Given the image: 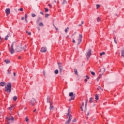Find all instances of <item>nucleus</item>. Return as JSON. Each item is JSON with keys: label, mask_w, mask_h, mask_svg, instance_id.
Listing matches in <instances>:
<instances>
[{"label": "nucleus", "mask_w": 124, "mask_h": 124, "mask_svg": "<svg viewBox=\"0 0 124 124\" xmlns=\"http://www.w3.org/2000/svg\"><path fill=\"white\" fill-rule=\"evenodd\" d=\"M17 96H15L13 97V100H14V101H16V100H17Z\"/></svg>", "instance_id": "obj_21"}, {"label": "nucleus", "mask_w": 124, "mask_h": 124, "mask_svg": "<svg viewBox=\"0 0 124 124\" xmlns=\"http://www.w3.org/2000/svg\"><path fill=\"white\" fill-rule=\"evenodd\" d=\"M91 74H92L93 75V76H95V73H94V72L91 71Z\"/></svg>", "instance_id": "obj_28"}, {"label": "nucleus", "mask_w": 124, "mask_h": 124, "mask_svg": "<svg viewBox=\"0 0 124 124\" xmlns=\"http://www.w3.org/2000/svg\"><path fill=\"white\" fill-rule=\"evenodd\" d=\"M49 99H50V97H48L47 98V102L48 103H49V102H50V100H49Z\"/></svg>", "instance_id": "obj_33"}, {"label": "nucleus", "mask_w": 124, "mask_h": 124, "mask_svg": "<svg viewBox=\"0 0 124 124\" xmlns=\"http://www.w3.org/2000/svg\"><path fill=\"white\" fill-rule=\"evenodd\" d=\"M53 104H52L51 103H50V108L49 109L50 110H51V111H53V110H54V107L52 105Z\"/></svg>", "instance_id": "obj_14"}, {"label": "nucleus", "mask_w": 124, "mask_h": 124, "mask_svg": "<svg viewBox=\"0 0 124 124\" xmlns=\"http://www.w3.org/2000/svg\"><path fill=\"white\" fill-rule=\"evenodd\" d=\"M0 86H1V87H4V86H5V82H1L0 83Z\"/></svg>", "instance_id": "obj_15"}, {"label": "nucleus", "mask_w": 124, "mask_h": 124, "mask_svg": "<svg viewBox=\"0 0 124 124\" xmlns=\"http://www.w3.org/2000/svg\"><path fill=\"white\" fill-rule=\"evenodd\" d=\"M40 27H43V23L42 22H41L39 23Z\"/></svg>", "instance_id": "obj_34"}, {"label": "nucleus", "mask_w": 124, "mask_h": 124, "mask_svg": "<svg viewBox=\"0 0 124 124\" xmlns=\"http://www.w3.org/2000/svg\"><path fill=\"white\" fill-rule=\"evenodd\" d=\"M80 108L81 109V111H84V110L83 109V107H81Z\"/></svg>", "instance_id": "obj_48"}, {"label": "nucleus", "mask_w": 124, "mask_h": 124, "mask_svg": "<svg viewBox=\"0 0 124 124\" xmlns=\"http://www.w3.org/2000/svg\"><path fill=\"white\" fill-rule=\"evenodd\" d=\"M97 22H99L100 21V17H98L97 18Z\"/></svg>", "instance_id": "obj_40"}, {"label": "nucleus", "mask_w": 124, "mask_h": 124, "mask_svg": "<svg viewBox=\"0 0 124 124\" xmlns=\"http://www.w3.org/2000/svg\"><path fill=\"white\" fill-rule=\"evenodd\" d=\"M11 109H12V107H10L9 108V110H11Z\"/></svg>", "instance_id": "obj_46"}, {"label": "nucleus", "mask_w": 124, "mask_h": 124, "mask_svg": "<svg viewBox=\"0 0 124 124\" xmlns=\"http://www.w3.org/2000/svg\"><path fill=\"white\" fill-rule=\"evenodd\" d=\"M35 103V99L32 98L31 101V104L32 106H33L34 105V104Z\"/></svg>", "instance_id": "obj_13"}, {"label": "nucleus", "mask_w": 124, "mask_h": 124, "mask_svg": "<svg viewBox=\"0 0 124 124\" xmlns=\"http://www.w3.org/2000/svg\"><path fill=\"white\" fill-rule=\"evenodd\" d=\"M48 6H51V5L50 4H49Z\"/></svg>", "instance_id": "obj_62"}, {"label": "nucleus", "mask_w": 124, "mask_h": 124, "mask_svg": "<svg viewBox=\"0 0 124 124\" xmlns=\"http://www.w3.org/2000/svg\"><path fill=\"white\" fill-rule=\"evenodd\" d=\"M96 6L97 9V8H99V7H100V5H99V4H96Z\"/></svg>", "instance_id": "obj_39"}, {"label": "nucleus", "mask_w": 124, "mask_h": 124, "mask_svg": "<svg viewBox=\"0 0 124 124\" xmlns=\"http://www.w3.org/2000/svg\"><path fill=\"white\" fill-rule=\"evenodd\" d=\"M95 99H96V100H98V99H99V96H98V95H97V94H96L95 95Z\"/></svg>", "instance_id": "obj_19"}, {"label": "nucleus", "mask_w": 124, "mask_h": 124, "mask_svg": "<svg viewBox=\"0 0 124 124\" xmlns=\"http://www.w3.org/2000/svg\"><path fill=\"white\" fill-rule=\"evenodd\" d=\"M84 81H85V82H88V79H85Z\"/></svg>", "instance_id": "obj_51"}, {"label": "nucleus", "mask_w": 124, "mask_h": 124, "mask_svg": "<svg viewBox=\"0 0 124 124\" xmlns=\"http://www.w3.org/2000/svg\"><path fill=\"white\" fill-rule=\"evenodd\" d=\"M24 17H21V20H22V21L24 20Z\"/></svg>", "instance_id": "obj_53"}, {"label": "nucleus", "mask_w": 124, "mask_h": 124, "mask_svg": "<svg viewBox=\"0 0 124 124\" xmlns=\"http://www.w3.org/2000/svg\"><path fill=\"white\" fill-rule=\"evenodd\" d=\"M6 120L8 124H10L11 123H13V122H14V118L13 117H12L11 118L9 117H6Z\"/></svg>", "instance_id": "obj_6"}, {"label": "nucleus", "mask_w": 124, "mask_h": 124, "mask_svg": "<svg viewBox=\"0 0 124 124\" xmlns=\"http://www.w3.org/2000/svg\"><path fill=\"white\" fill-rule=\"evenodd\" d=\"M114 42L117 44V40H116V38H114Z\"/></svg>", "instance_id": "obj_42"}, {"label": "nucleus", "mask_w": 124, "mask_h": 124, "mask_svg": "<svg viewBox=\"0 0 124 124\" xmlns=\"http://www.w3.org/2000/svg\"><path fill=\"white\" fill-rule=\"evenodd\" d=\"M9 37V34H8L7 35L5 38V40H8Z\"/></svg>", "instance_id": "obj_22"}, {"label": "nucleus", "mask_w": 124, "mask_h": 124, "mask_svg": "<svg viewBox=\"0 0 124 124\" xmlns=\"http://www.w3.org/2000/svg\"><path fill=\"white\" fill-rule=\"evenodd\" d=\"M26 33H28V35H31V32H29L28 31H26Z\"/></svg>", "instance_id": "obj_32"}, {"label": "nucleus", "mask_w": 124, "mask_h": 124, "mask_svg": "<svg viewBox=\"0 0 124 124\" xmlns=\"http://www.w3.org/2000/svg\"><path fill=\"white\" fill-rule=\"evenodd\" d=\"M11 73V69L8 70V74H10Z\"/></svg>", "instance_id": "obj_29"}, {"label": "nucleus", "mask_w": 124, "mask_h": 124, "mask_svg": "<svg viewBox=\"0 0 124 124\" xmlns=\"http://www.w3.org/2000/svg\"><path fill=\"white\" fill-rule=\"evenodd\" d=\"M48 16H49V14H46L45 15V18H47V17H48Z\"/></svg>", "instance_id": "obj_37"}, {"label": "nucleus", "mask_w": 124, "mask_h": 124, "mask_svg": "<svg viewBox=\"0 0 124 124\" xmlns=\"http://www.w3.org/2000/svg\"><path fill=\"white\" fill-rule=\"evenodd\" d=\"M69 95V96L72 97L71 98V99H70V100H69L70 101V100H74V99L75 98V95L74 94H73V93L72 92L70 93Z\"/></svg>", "instance_id": "obj_7"}, {"label": "nucleus", "mask_w": 124, "mask_h": 124, "mask_svg": "<svg viewBox=\"0 0 124 124\" xmlns=\"http://www.w3.org/2000/svg\"><path fill=\"white\" fill-rule=\"evenodd\" d=\"M40 14H42V15H43V12H40Z\"/></svg>", "instance_id": "obj_52"}, {"label": "nucleus", "mask_w": 124, "mask_h": 124, "mask_svg": "<svg viewBox=\"0 0 124 124\" xmlns=\"http://www.w3.org/2000/svg\"><path fill=\"white\" fill-rule=\"evenodd\" d=\"M25 109H27V108H25Z\"/></svg>", "instance_id": "obj_64"}, {"label": "nucleus", "mask_w": 124, "mask_h": 124, "mask_svg": "<svg viewBox=\"0 0 124 124\" xmlns=\"http://www.w3.org/2000/svg\"><path fill=\"white\" fill-rule=\"evenodd\" d=\"M2 41V39H1V37L0 36V42H1Z\"/></svg>", "instance_id": "obj_45"}, {"label": "nucleus", "mask_w": 124, "mask_h": 124, "mask_svg": "<svg viewBox=\"0 0 124 124\" xmlns=\"http://www.w3.org/2000/svg\"><path fill=\"white\" fill-rule=\"evenodd\" d=\"M38 20H40V17L38 18Z\"/></svg>", "instance_id": "obj_60"}, {"label": "nucleus", "mask_w": 124, "mask_h": 124, "mask_svg": "<svg viewBox=\"0 0 124 124\" xmlns=\"http://www.w3.org/2000/svg\"><path fill=\"white\" fill-rule=\"evenodd\" d=\"M46 51L47 48H46V47H43L41 48V52H42V53H46Z\"/></svg>", "instance_id": "obj_12"}, {"label": "nucleus", "mask_w": 124, "mask_h": 124, "mask_svg": "<svg viewBox=\"0 0 124 124\" xmlns=\"http://www.w3.org/2000/svg\"><path fill=\"white\" fill-rule=\"evenodd\" d=\"M15 44V42L12 43L11 47L9 46V45H8L9 46V51L11 53V55H13L14 53H15V51L14 50V44Z\"/></svg>", "instance_id": "obj_3"}, {"label": "nucleus", "mask_w": 124, "mask_h": 124, "mask_svg": "<svg viewBox=\"0 0 124 124\" xmlns=\"http://www.w3.org/2000/svg\"><path fill=\"white\" fill-rule=\"evenodd\" d=\"M76 122V119L75 118L74 119V120L72 121L73 123H75Z\"/></svg>", "instance_id": "obj_41"}, {"label": "nucleus", "mask_w": 124, "mask_h": 124, "mask_svg": "<svg viewBox=\"0 0 124 124\" xmlns=\"http://www.w3.org/2000/svg\"><path fill=\"white\" fill-rule=\"evenodd\" d=\"M24 49H25V47H22V44H20L16 47L15 51L16 52H22Z\"/></svg>", "instance_id": "obj_5"}, {"label": "nucleus", "mask_w": 124, "mask_h": 124, "mask_svg": "<svg viewBox=\"0 0 124 124\" xmlns=\"http://www.w3.org/2000/svg\"><path fill=\"white\" fill-rule=\"evenodd\" d=\"M36 111V109H35L33 110V112H35Z\"/></svg>", "instance_id": "obj_58"}, {"label": "nucleus", "mask_w": 124, "mask_h": 124, "mask_svg": "<svg viewBox=\"0 0 124 124\" xmlns=\"http://www.w3.org/2000/svg\"><path fill=\"white\" fill-rule=\"evenodd\" d=\"M58 64L60 72V73H62V70L63 69V68L62 67V66L60 65V63H58Z\"/></svg>", "instance_id": "obj_9"}, {"label": "nucleus", "mask_w": 124, "mask_h": 124, "mask_svg": "<svg viewBox=\"0 0 124 124\" xmlns=\"http://www.w3.org/2000/svg\"><path fill=\"white\" fill-rule=\"evenodd\" d=\"M93 98L91 97L90 98V100H89V103H93Z\"/></svg>", "instance_id": "obj_16"}, {"label": "nucleus", "mask_w": 124, "mask_h": 124, "mask_svg": "<svg viewBox=\"0 0 124 124\" xmlns=\"http://www.w3.org/2000/svg\"><path fill=\"white\" fill-rule=\"evenodd\" d=\"M67 3V2H66V0H63V2L62 3V4H66Z\"/></svg>", "instance_id": "obj_24"}, {"label": "nucleus", "mask_w": 124, "mask_h": 124, "mask_svg": "<svg viewBox=\"0 0 124 124\" xmlns=\"http://www.w3.org/2000/svg\"><path fill=\"white\" fill-rule=\"evenodd\" d=\"M68 31H69V28L67 27L66 29H65L64 31L65 33H67L68 32Z\"/></svg>", "instance_id": "obj_17"}, {"label": "nucleus", "mask_w": 124, "mask_h": 124, "mask_svg": "<svg viewBox=\"0 0 124 124\" xmlns=\"http://www.w3.org/2000/svg\"><path fill=\"white\" fill-rule=\"evenodd\" d=\"M4 62H6V63L8 64L10 63V60H5Z\"/></svg>", "instance_id": "obj_18"}, {"label": "nucleus", "mask_w": 124, "mask_h": 124, "mask_svg": "<svg viewBox=\"0 0 124 124\" xmlns=\"http://www.w3.org/2000/svg\"><path fill=\"white\" fill-rule=\"evenodd\" d=\"M5 13H6V15L7 16H8L9 15V14H10V9L9 8H7L5 10Z\"/></svg>", "instance_id": "obj_11"}, {"label": "nucleus", "mask_w": 124, "mask_h": 124, "mask_svg": "<svg viewBox=\"0 0 124 124\" xmlns=\"http://www.w3.org/2000/svg\"><path fill=\"white\" fill-rule=\"evenodd\" d=\"M37 23H39V21L37 20Z\"/></svg>", "instance_id": "obj_59"}, {"label": "nucleus", "mask_w": 124, "mask_h": 124, "mask_svg": "<svg viewBox=\"0 0 124 124\" xmlns=\"http://www.w3.org/2000/svg\"><path fill=\"white\" fill-rule=\"evenodd\" d=\"M27 18H28V16H27V14H26L25 16V22H26V23H28V20L27 19Z\"/></svg>", "instance_id": "obj_20"}, {"label": "nucleus", "mask_w": 124, "mask_h": 124, "mask_svg": "<svg viewBox=\"0 0 124 124\" xmlns=\"http://www.w3.org/2000/svg\"><path fill=\"white\" fill-rule=\"evenodd\" d=\"M80 26H81V25H80V24L78 25V26H79V27H80Z\"/></svg>", "instance_id": "obj_63"}, {"label": "nucleus", "mask_w": 124, "mask_h": 124, "mask_svg": "<svg viewBox=\"0 0 124 124\" xmlns=\"http://www.w3.org/2000/svg\"><path fill=\"white\" fill-rule=\"evenodd\" d=\"M82 37L83 36L81 34H79L78 36H77L75 37V39L76 40V42H78V45H79V44H80L82 42Z\"/></svg>", "instance_id": "obj_4"}, {"label": "nucleus", "mask_w": 124, "mask_h": 124, "mask_svg": "<svg viewBox=\"0 0 124 124\" xmlns=\"http://www.w3.org/2000/svg\"><path fill=\"white\" fill-rule=\"evenodd\" d=\"M88 103V100H86V102H85V110H87V104Z\"/></svg>", "instance_id": "obj_27"}, {"label": "nucleus", "mask_w": 124, "mask_h": 124, "mask_svg": "<svg viewBox=\"0 0 124 124\" xmlns=\"http://www.w3.org/2000/svg\"><path fill=\"white\" fill-rule=\"evenodd\" d=\"M86 78H88V79H90V77L88 76H86Z\"/></svg>", "instance_id": "obj_50"}, {"label": "nucleus", "mask_w": 124, "mask_h": 124, "mask_svg": "<svg viewBox=\"0 0 124 124\" xmlns=\"http://www.w3.org/2000/svg\"><path fill=\"white\" fill-rule=\"evenodd\" d=\"M74 72L75 74H76L77 75H78V71H77V69H74Z\"/></svg>", "instance_id": "obj_23"}, {"label": "nucleus", "mask_w": 124, "mask_h": 124, "mask_svg": "<svg viewBox=\"0 0 124 124\" xmlns=\"http://www.w3.org/2000/svg\"><path fill=\"white\" fill-rule=\"evenodd\" d=\"M71 108V107H69V109H68V113L66 115L67 116V118H69L68 120L66 121L65 122V124H70V122H71V120H72V116L71 115H70V112H71V110H70V108Z\"/></svg>", "instance_id": "obj_1"}, {"label": "nucleus", "mask_w": 124, "mask_h": 124, "mask_svg": "<svg viewBox=\"0 0 124 124\" xmlns=\"http://www.w3.org/2000/svg\"><path fill=\"white\" fill-rule=\"evenodd\" d=\"M103 55H105V52H103L100 53V56H101V57H102V56H103Z\"/></svg>", "instance_id": "obj_25"}, {"label": "nucleus", "mask_w": 124, "mask_h": 124, "mask_svg": "<svg viewBox=\"0 0 124 124\" xmlns=\"http://www.w3.org/2000/svg\"><path fill=\"white\" fill-rule=\"evenodd\" d=\"M31 16H32V17H35V16H36V15L35 14H31Z\"/></svg>", "instance_id": "obj_38"}, {"label": "nucleus", "mask_w": 124, "mask_h": 124, "mask_svg": "<svg viewBox=\"0 0 124 124\" xmlns=\"http://www.w3.org/2000/svg\"><path fill=\"white\" fill-rule=\"evenodd\" d=\"M18 59H21V57L19 56V57H18Z\"/></svg>", "instance_id": "obj_61"}, {"label": "nucleus", "mask_w": 124, "mask_h": 124, "mask_svg": "<svg viewBox=\"0 0 124 124\" xmlns=\"http://www.w3.org/2000/svg\"><path fill=\"white\" fill-rule=\"evenodd\" d=\"M14 76H16V73H14Z\"/></svg>", "instance_id": "obj_54"}, {"label": "nucleus", "mask_w": 124, "mask_h": 124, "mask_svg": "<svg viewBox=\"0 0 124 124\" xmlns=\"http://www.w3.org/2000/svg\"><path fill=\"white\" fill-rule=\"evenodd\" d=\"M12 86V84L11 82L8 83L7 85L5 87V91L7 93H11V87Z\"/></svg>", "instance_id": "obj_2"}, {"label": "nucleus", "mask_w": 124, "mask_h": 124, "mask_svg": "<svg viewBox=\"0 0 124 124\" xmlns=\"http://www.w3.org/2000/svg\"><path fill=\"white\" fill-rule=\"evenodd\" d=\"M25 121L26 122V123H28L29 122V118H28V117L25 118Z\"/></svg>", "instance_id": "obj_30"}, {"label": "nucleus", "mask_w": 124, "mask_h": 124, "mask_svg": "<svg viewBox=\"0 0 124 124\" xmlns=\"http://www.w3.org/2000/svg\"><path fill=\"white\" fill-rule=\"evenodd\" d=\"M18 10H20V11H23V8H21L18 9Z\"/></svg>", "instance_id": "obj_44"}, {"label": "nucleus", "mask_w": 124, "mask_h": 124, "mask_svg": "<svg viewBox=\"0 0 124 124\" xmlns=\"http://www.w3.org/2000/svg\"><path fill=\"white\" fill-rule=\"evenodd\" d=\"M53 26H54L56 31H59V29H58V28L56 27V26H55V25L53 24Z\"/></svg>", "instance_id": "obj_36"}, {"label": "nucleus", "mask_w": 124, "mask_h": 124, "mask_svg": "<svg viewBox=\"0 0 124 124\" xmlns=\"http://www.w3.org/2000/svg\"><path fill=\"white\" fill-rule=\"evenodd\" d=\"M54 73L55 74H58V73H59V70L58 69L55 70L54 71Z\"/></svg>", "instance_id": "obj_26"}, {"label": "nucleus", "mask_w": 124, "mask_h": 124, "mask_svg": "<svg viewBox=\"0 0 124 124\" xmlns=\"http://www.w3.org/2000/svg\"><path fill=\"white\" fill-rule=\"evenodd\" d=\"M43 75L44 76H45V71H43Z\"/></svg>", "instance_id": "obj_49"}, {"label": "nucleus", "mask_w": 124, "mask_h": 124, "mask_svg": "<svg viewBox=\"0 0 124 124\" xmlns=\"http://www.w3.org/2000/svg\"><path fill=\"white\" fill-rule=\"evenodd\" d=\"M73 43H76V42L75 41V40H74V39H73Z\"/></svg>", "instance_id": "obj_43"}, {"label": "nucleus", "mask_w": 124, "mask_h": 124, "mask_svg": "<svg viewBox=\"0 0 124 124\" xmlns=\"http://www.w3.org/2000/svg\"><path fill=\"white\" fill-rule=\"evenodd\" d=\"M89 115H90V113H89V112H88V113H87V116H89Z\"/></svg>", "instance_id": "obj_55"}, {"label": "nucleus", "mask_w": 124, "mask_h": 124, "mask_svg": "<svg viewBox=\"0 0 124 124\" xmlns=\"http://www.w3.org/2000/svg\"><path fill=\"white\" fill-rule=\"evenodd\" d=\"M83 106H84V103H82V104H81V107L83 108Z\"/></svg>", "instance_id": "obj_47"}, {"label": "nucleus", "mask_w": 124, "mask_h": 124, "mask_svg": "<svg viewBox=\"0 0 124 124\" xmlns=\"http://www.w3.org/2000/svg\"><path fill=\"white\" fill-rule=\"evenodd\" d=\"M81 24L83 25V24H84V21H81Z\"/></svg>", "instance_id": "obj_56"}, {"label": "nucleus", "mask_w": 124, "mask_h": 124, "mask_svg": "<svg viewBox=\"0 0 124 124\" xmlns=\"http://www.w3.org/2000/svg\"><path fill=\"white\" fill-rule=\"evenodd\" d=\"M11 107H12V108H13V107H14V105L12 106Z\"/></svg>", "instance_id": "obj_57"}, {"label": "nucleus", "mask_w": 124, "mask_h": 124, "mask_svg": "<svg viewBox=\"0 0 124 124\" xmlns=\"http://www.w3.org/2000/svg\"><path fill=\"white\" fill-rule=\"evenodd\" d=\"M45 12H48L49 11V10L47 8H45Z\"/></svg>", "instance_id": "obj_35"}, {"label": "nucleus", "mask_w": 124, "mask_h": 124, "mask_svg": "<svg viewBox=\"0 0 124 124\" xmlns=\"http://www.w3.org/2000/svg\"><path fill=\"white\" fill-rule=\"evenodd\" d=\"M92 55V51L91 49H89L88 51L87 52V60H89V58L90 57H91V55Z\"/></svg>", "instance_id": "obj_8"}, {"label": "nucleus", "mask_w": 124, "mask_h": 124, "mask_svg": "<svg viewBox=\"0 0 124 124\" xmlns=\"http://www.w3.org/2000/svg\"><path fill=\"white\" fill-rule=\"evenodd\" d=\"M101 76H99V77L96 79L97 82H98L99 81V79H100Z\"/></svg>", "instance_id": "obj_31"}, {"label": "nucleus", "mask_w": 124, "mask_h": 124, "mask_svg": "<svg viewBox=\"0 0 124 124\" xmlns=\"http://www.w3.org/2000/svg\"><path fill=\"white\" fill-rule=\"evenodd\" d=\"M100 72H101V74H100V76H102L103 75V74L104 73V72H105V68H101L100 71Z\"/></svg>", "instance_id": "obj_10"}]
</instances>
